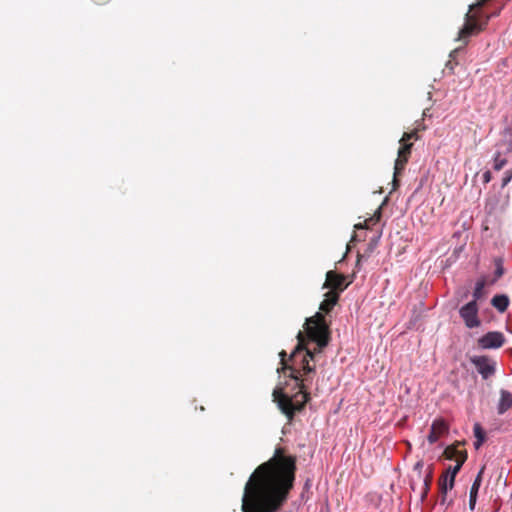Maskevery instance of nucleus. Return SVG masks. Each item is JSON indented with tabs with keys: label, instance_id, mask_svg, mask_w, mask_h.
<instances>
[{
	"label": "nucleus",
	"instance_id": "nucleus-22",
	"mask_svg": "<svg viewBox=\"0 0 512 512\" xmlns=\"http://www.w3.org/2000/svg\"><path fill=\"white\" fill-rule=\"evenodd\" d=\"M503 274H504L503 266L501 264V261L498 260L496 262L495 277L493 280H491L490 284H494Z\"/></svg>",
	"mask_w": 512,
	"mask_h": 512
},
{
	"label": "nucleus",
	"instance_id": "nucleus-11",
	"mask_svg": "<svg viewBox=\"0 0 512 512\" xmlns=\"http://www.w3.org/2000/svg\"><path fill=\"white\" fill-rule=\"evenodd\" d=\"M324 300L320 303L319 309L322 315L329 314L335 305L339 301V292L338 291H328L324 295ZM325 318V316H323Z\"/></svg>",
	"mask_w": 512,
	"mask_h": 512
},
{
	"label": "nucleus",
	"instance_id": "nucleus-12",
	"mask_svg": "<svg viewBox=\"0 0 512 512\" xmlns=\"http://www.w3.org/2000/svg\"><path fill=\"white\" fill-rule=\"evenodd\" d=\"M512 407V393L507 390H500V399L497 406L498 414H504Z\"/></svg>",
	"mask_w": 512,
	"mask_h": 512
},
{
	"label": "nucleus",
	"instance_id": "nucleus-24",
	"mask_svg": "<svg viewBox=\"0 0 512 512\" xmlns=\"http://www.w3.org/2000/svg\"><path fill=\"white\" fill-rule=\"evenodd\" d=\"M466 460H467V451L462 449V451H460V455L458 456V458L455 459L456 465H460V468H461Z\"/></svg>",
	"mask_w": 512,
	"mask_h": 512
},
{
	"label": "nucleus",
	"instance_id": "nucleus-32",
	"mask_svg": "<svg viewBox=\"0 0 512 512\" xmlns=\"http://www.w3.org/2000/svg\"><path fill=\"white\" fill-rule=\"evenodd\" d=\"M428 495V492H426L425 487H423V491L421 494V500L424 501Z\"/></svg>",
	"mask_w": 512,
	"mask_h": 512
},
{
	"label": "nucleus",
	"instance_id": "nucleus-30",
	"mask_svg": "<svg viewBox=\"0 0 512 512\" xmlns=\"http://www.w3.org/2000/svg\"><path fill=\"white\" fill-rule=\"evenodd\" d=\"M97 5H104L108 3L110 0H92Z\"/></svg>",
	"mask_w": 512,
	"mask_h": 512
},
{
	"label": "nucleus",
	"instance_id": "nucleus-8",
	"mask_svg": "<svg viewBox=\"0 0 512 512\" xmlns=\"http://www.w3.org/2000/svg\"><path fill=\"white\" fill-rule=\"evenodd\" d=\"M505 343V336L502 332L491 331L480 337L477 341L481 349H498Z\"/></svg>",
	"mask_w": 512,
	"mask_h": 512
},
{
	"label": "nucleus",
	"instance_id": "nucleus-28",
	"mask_svg": "<svg viewBox=\"0 0 512 512\" xmlns=\"http://www.w3.org/2000/svg\"><path fill=\"white\" fill-rule=\"evenodd\" d=\"M482 178H483V182H484L485 184L489 183V182L491 181V179H492V174H491V172H490V171H488V170H487V171H485V172L483 173V175H482Z\"/></svg>",
	"mask_w": 512,
	"mask_h": 512
},
{
	"label": "nucleus",
	"instance_id": "nucleus-15",
	"mask_svg": "<svg viewBox=\"0 0 512 512\" xmlns=\"http://www.w3.org/2000/svg\"><path fill=\"white\" fill-rule=\"evenodd\" d=\"M474 436L476 438V441L474 442V446L476 449H479L484 441L486 440V433L481 427L479 423H475L473 427Z\"/></svg>",
	"mask_w": 512,
	"mask_h": 512
},
{
	"label": "nucleus",
	"instance_id": "nucleus-2",
	"mask_svg": "<svg viewBox=\"0 0 512 512\" xmlns=\"http://www.w3.org/2000/svg\"><path fill=\"white\" fill-rule=\"evenodd\" d=\"M304 336L305 348L302 350L297 363L299 380H295L299 391L293 396H289L284 393L282 388H275L272 393L273 401L289 422L294 419L297 412L304 409L310 400V394L301 378L302 372L303 374H309L315 371V366L311 365L310 361H313L317 354L322 353L331 340L330 325L321 313H315V315L306 319Z\"/></svg>",
	"mask_w": 512,
	"mask_h": 512
},
{
	"label": "nucleus",
	"instance_id": "nucleus-16",
	"mask_svg": "<svg viewBox=\"0 0 512 512\" xmlns=\"http://www.w3.org/2000/svg\"><path fill=\"white\" fill-rule=\"evenodd\" d=\"M451 483V479L448 476L442 474L438 481L440 494H447L449 490H452L454 484Z\"/></svg>",
	"mask_w": 512,
	"mask_h": 512
},
{
	"label": "nucleus",
	"instance_id": "nucleus-18",
	"mask_svg": "<svg viewBox=\"0 0 512 512\" xmlns=\"http://www.w3.org/2000/svg\"><path fill=\"white\" fill-rule=\"evenodd\" d=\"M484 470H485V466H483L480 471L478 472L472 486H471V489H470V494H474V495H478V491H479V488L481 486V483H482V476H483V473H484Z\"/></svg>",
	"mask_w": 512,
	"mask_h": 512
},
{
	"label": "nucleus",
	"instance_id": "nucleus-10",
	"mask_svg": "<svg viewBox=\"0 0 512 512\" xmlns=\"http://www.w3.org/2000/svg\"><path fill=\"white\" fill-rule=\"evenodd\" d=\"M448 432V425L443 419H436L433 421L430 432L428 434V442L434 444L440 437Z\"/></svg>",
	"mask_w": 512,
	"mask_h": 512
},
{
	"label": "nucleus",
	"instance_id": "nucleus-14",
	"mask_svg": "<svg viewBox=\"0 0 512 512\" xmlns=\"http://www.w3.org/2000/svg\"><path fill=\"white\" fill-rule=\"evenodd\" d=\"M487 283L488 282H487L486 278H481L476 282L475 288L473 291V300L472 301H475V303H477L478 300L485 298V296H486L485 286L487 285Z\"/></svg>",
	"mask_w": 512,
	"mask_h": 512
},
{
	"label": "nucleus",
	"instance_id": "nucleus-13",
	"mask_svg": "<svg viewBox=\"0 0 512 512\" xmlns=\"http://www.w3.org/2000/svg\"><path fill=\"white\" fill-rule=\"evenodd\" d=\"M509 303L510 301L508 296L504 294L495 295L491 300L492 306L500 313H503L507 310Z\"/></svg>",
	"mask_w": 512,
	"mask_h": 512
},
{
	"label": "nucleus",
	"instance_id": "nucleus-25",
	"mask_svg": "<svg viewBox=\"0 0 512 512\" xmlns=\"http://www.w3.org/2000/svg\"><path fill=\"white\" fill-rule=\"evenodd\" d=\"M432 478H433L432 470H430L424 478V486L423 487H425L426 492H429V490H430Z\"/></svg>",
	"mask_w": 512,
	"mask_h": 512
},
{
	"label": "nucleus",
	"instance_id": "nucleus-1",
	"mask_svg": "<svg viewBox=\"0 0 512 512\" xmlns=\"http://www.w3.org/2000/svg\"><path fill=\"white\" fill-rule=\"evenodd\" d=\"M296 457L277 448L267 462L260 464L244 487L242 512H278L293 488Z\"/></svg>",
	"mask_w": 512,
	"mask_h": 512
},
{
	"label": "nucleus",
	"instance_id": "nucleus-4",
	"mask_svg": "<svg viewBox=\"0 0 512 512\" xmlns=\"http://www.w3.org/2000/svg\"><path fill=\"white\" fill-rule=\"evenodd\" d=\"M489 20V16L486 17L484 23H479L476 14H466V21L463 27L458 33L457 40L463 41L465 44L471 36L477 35L482 31Z\"/></svg>",
	"mask_w": 512,
	"mask_h": 512
},
{
	"label": "nucleus",
	"instance_id": "nucleus-21",
	"mask_svg": "<svg viewBox=\"0 0 512 512\" xmlns=\"http://www.w3.org/2000/svg\"><path fill=\"white\" fill-rule=\"evenodd\" d=\"M460 465H455L454 467L449 466L448 469L443 473L451 479V484H455V477L460 471Z\"/></svg>",
	"mask_w": 512,
	"mask_h": 512
},
{
	"label": "nucleus",
	"instance_id": "nucleus-17",
	"mask_svg": "<svg viewBox=\"0 0 512 512\" xmlns=\"http://www.w3.org/2000/svg\"><path fill=\"white\" fill-rule=\"evenodd\" d=\"M459 443L456 445L447 446L444 450L443 455L446 459L455 460L460 455V449H458Z\"/></svg>",
	"mask_w": 512,
	"mask_h": 512
},
{
	"label": "nucleus",
	"instance_id": "nucleus-7",
	"mask_svg": "<svg viewBox=\"0 0 512 512\" xmlns=\"http://www.w3.org/2000/svg\"><path fill=\"white\" fill-rule=\"evenodd\" d=\"M478 310V304L475 303V301H470L460 308V317L468 328H476L480 326L481 322L478 318Z\"/></svg>",
	"mask_w": 512,
	"mask_h": 512
},
{
	"label": "nucleus",
	"instance_id": "nucleus-9",
	"mask_svg": "<svg viewBox=\"0 0 512 512\" xmlns=\"http://www.w3.org/2000/svg\"><path fill=\"white\" fill-rule=\"evenodd\" d=\"M351 282H346V277L336 271L330 270L326 273V280L323 288L330 289L329 291H338L339 294L343 292Z\"/></svg>",
	"mask_w": 512,
	"mask_h": 512
},
{
	"label": "nucleus",
	"instance_id": "nucleus-29",
	"mask_svg": "<svg viewBox=\"0 0 512 512\" xmlns=\"http://www.w3.org/2000/svg\"><path fill=\"white\" fill-rule=\"evenodd\" d=\"M452 500H447V494H440V504L441 505H450Z\"/></svg>",
	"mask_w": 512,
	"mask_h": 512
},
{
	"label": "nucleus",
	"instance_id": "nucleus-3",
	"mask_svg": "<svg viewBox=\"0 0 512 512\" xmlns=\"http://www.w3.org/2000/svg\"><path fill=\"white\" fill-rule=\"evenodd\" d=\"M297 346L295 347L294 351L289 357V361L291 364H288V361L286 359V352L282 350L279 353L280 356V364H281V370L283 372H286L287 370L290 371V374L288 375L293 380H299L298 374L299 369L297 368L298 358L302 352V350L305 348V336L302 331H299L297 334Z\"/></svg>",
	"mask_w": 512,
	"mask_h": 512
},
{
	"label": "nucleus",
	"instance_id": "nucleus-6",
	"mask_svg": "<svg viewBox=\"0 0 512 512\" xmlns=\"http://www.w3.org/2000/svg\"><path fill=\"white\" fill-rule=\"evenodd\" d=\"M470 362L474 365L477 372L484 380L492 377L496 372V362L491 357L486 355L472 356Z\"/></svg>",
	"mask_w": 512,
	"mask_h": 512
},
{
	"label": "nucleus",
	"instance_id": "nucleus-5",
	"mask_svg": "<svg viewBox=\"0 0 512 512\" xmlns=\"http://www.w3.org/2000/svg\"><path fill=\"white\" fill-rule=\"evenodd\" d=\"M413 147V143L400 142V148L398 150V157L395 160L394 164V178H393V188L396 189L399 186V182L397 177L404 170L409 157L411 155V150Z\"/></svg>",
	"mask_w": 512,
	"mask_h": 512
},
{
	"label": "nucleus",
	"instance_id": "nucleus-20",
	"mask_svg": "<svg viewBox=\"0 0 512 512\" xmlns=\"http://www.w3.org/2000/svg\"><path fill=\"white\" fill-rule=\"evenodd\" d=\"M506 164L507 160L505 158H501L500 152H497L494 156V170L500 171Z\"/></svg>",
	"mask_w": 512,
	"mask_h": 512
},
{
	"label": "nucleus",
	"instance_id": "nucleus-23",
	"mask_svg": "<svg viewBox=\"0 0 512 512\" xmlns=\"http://www.w3.org/2000/svg\"><path fill=\"white\" fill-rule=\"evenodd\" d=\"M380 216H381V212L379 209L378 212L373 217H371L370 219L365 221L364 225L358 224V225H355V228L359 229V228H363V227H368V225L370 223H375V222L379 221Z\"/></svg>",
	"mask_w": 512,
	"mask_h": 512
},
{
	"label": "nucleus",
	"instance_id": "nucleus-33",
	"mask_svg": "<svg viewBox=\"0 0 512 512\" xmlns=\"http://www.w3.org/2000/svg\"><path fill=\"white\" fill-rule=\"evenodd\" d=\"M360 263V257L358 256L357 265Z\"/></svg>",
	"mask_w": 512,
	"mask_h": 512
},
{
	"label": "nucleus",
	"instance_id": "nucleus-19",
	"mask_svg": "<svg viewBox=\"0 0 512 512\" xmlns=\"http://www.w3.org/2000/svg\"><path fill=\"white\" fill-rule=\"evenodd\" d=\"M418 131H419V129L416 128L410 132L403 133L399 142L411 143L410 142L411 140H418L419 139Z\"/></svg>",
	"mask_w": 512,
	"mask_h": 512
},
{
	"label": "nucleus",
	"instance_id": "nucleus-31",
	"mask_svg": "<svg viewBox=\"0 0 512 512\" xmlns=\"http://www.w3.org/2000/svg\"><path fill=\"white\" fill-rule=\"evenodd\" d=\"M422 467H423V462H422V461H419V462H417V463L415 464L414 469H415V470H419V471H420V470L422 469Z\"/></svg>",
	"mask_w": 512,
	"mask_h": 512
},
{
	"label": "nucleus",
	"instance_id": "nucleus-27",
	"mask_svg": "<svg viewBox=\"0 0 512 512\" xmlns=\"http://www.w3.org/2000/svg\"><path fill=\"white\" fill-rule=\"evenodd\" d=\"M477 496L478 495H474V494H470L469 495V508H470V510H473L475 508L476 501H477Z\"/></svg>",
	"mask_w": 512,
	"mask_h": 512
},
{
	"label": "nucleus",
	"instance_id": "nucleus-26",
	"mask_svg": "<svg viewBox=\"0 0 512 512\" xmlns=\"http://www.w3.org/2000/svg\"><path fill=\"white\" fill-rule=\"evenodd\" d=\"M511 180H512V170H507L504 173V177L502 179V187L507 186Z\"/></svg>",
	"mask_w": 512,
	"mask_h": 512
}]
</instances>
